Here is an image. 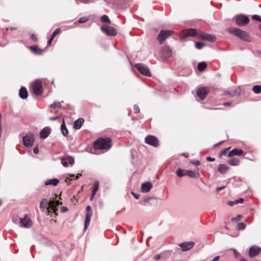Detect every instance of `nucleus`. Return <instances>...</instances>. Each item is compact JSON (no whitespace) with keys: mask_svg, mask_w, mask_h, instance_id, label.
<instances>
[{"mask_svg":"<svg viewBox=\"0 0 261 261\" xmlns=\"http://www.w3.org/2000/svg\"><path fill=\"white\" fill-rule=\"evenodd\" d=\"M228 31L229 33L233 34L243 41L248 42H250L252 41L251 36L247 32L234 28H228Z\"/></svg>","mask_w":261,"mask_h":261,"instance_id":"f257e3e1","label":"nucleus"},{"mask_svg":"<svg viewBox=\"0 0 261 261\" xmlns=\"http://www.w3.org/2000/svg\"><path fill=\"white\" fill-rule=\"evenodd\" d=\"M95 149H109L111 147V140L110 138H99L96 140L93 144Z\"/></svg>","mask_w":261,"mask_h":261,"instance_id":"f03ea898","label":"nucleus"},{"mask_svg":"<svg viewBox=\"0 0 261 261\" xmlns=\"http://www.w3.org/2000/svg\"><path fill=\"white\" fill-rule=\"evenodd\" d=\"M236 24L239 26H243L249 22V18L247 15L240 14L234 17Z\"/></svg>","mask_w":261,"mask_h":261,"instance_id":"7ed1b4c3","label":"nucleus"},{"mask_svg":"<svg viewBox=\"0 0 261 261\" xmlns=\"http://www.w3.org/2000/svg\"><path fill=\"white\" fill-rule=\"evenodd\" d=\"M173 33L171 30H162L158 36V40L160 44H162L164 41Z\"/></svg>","mask_w":261,"mask_h":261,"instance_id":"20e7f679","label":"nucleus"},{"mask_svg":"<svg viewBox=\"0 0 261 261\" xmlns=\"http://www.w3.org/2000/svg\"><path fill=\"white\" fill-rule=\"evenodd\" d=\"M135 67L141 74L147 76H151L149 69L146 65L142 63H138L135 65Z\"/></svg>","mask_w":261,"mask_h":261,"instance_id":"39448f33","label":"nucleus"},{"mask_svg":"<svg viewBox=\"0 0 261 261\" xmlns=\"http://www.w3.org/2000/svg\"><path fill=\"white\" fill-rule=\"evenodd\" d=\"M145 142L146 144L154 147H157L159 146V142L158 138L152 135L147 136L145 139Z\"/></svg>","mask_w":261,"mask_h":261,"instance_id":"423d86ee","label":"nucleus"},{"mask_svg":"<svg viewBox=\"0 0 261 261\" xmlns=\"http://www.w3.org/2000/svg\"><path fill=\"white\" fill-rule=\"evenodd\" d=\"M34 140V136L32 134L26 135L22 139L24 145L28 147H30L33 145Z\"/></svg>","mask_w":261,"mask_h":261,"instance_id":"0eeeda50","label":"nucleus"},{"mask_svg":"<svg viewBox=\"0 0 261 261\" xmlns=\"http://www.w3.org/2000/svg\"><path fill=\"white\" fill-rule=\"evenodd\" d=\"M32 86V89L36 95H40L42 94V83L40 81L36 80Z\"/></svg>","mask_w":261,"mask_h":261,"instance_id":"6e6552de","label":"nucleus"},{"mask_svg":"<svg viewBox=\"0 0 261 261\" xmlns=\"http://www.w3.org/2000/svg\"><path fill=\"white\" fill-rule=\"evenodd\" d=\"M101 30L109 36H114L117 34L116 30L111 26L102 25L101 27Z\"/></svg>","mask_w":261,"mask_h":261,"instance_id":"1a4fd4ad","label":"nucleus"},{"mask_svg":"<svg viewBox=\"0 0 261 261\" xmlns=\"http://www.w3.org/2000/svg\"><path fill=\"white\" fill-rule=\"evenodd\" d=\"M19 225L21 227L29 228L32 226V221L29 217L25 216L24 218L20 219Z\"/></svg>","mask_w":261,"mask_h":261,"instance_id":"9d476101","label":"nucleus"},{"mask_svg":"<svg viewBox=\"0 0 261 261\" xmlns=\"http://www.w3.org/2000/svg\"><path fill=\"white\" fill-rule=\"evenodd\" d=\"M61 163L64 167H67L68 165H73L74 163L73 158L71 156H65L61 158Z\"/></svg>","mask_w":261,"mask_h":261,"instance_id":"9b49d317","label":"nucleus"},{"mask_svg":"<svg viewBox=\"0 0 261 261\" xmlns=\"http://www.w3.org/2000/svg\"><path fill=\"white\" fill-rule=\"evenodd\" d=\"M198 35H199L197 33L196 30L194 29H188L182 32L181 39H182L183 37H186L187 36H196L198 37Z\"/></svg>","mask_w":261,"mask_h":261,"instance_id":"f8f14e48","label":"nucleus"},{"mask_svg":"<svg viewBox=\"0 0 261 261\" xmlns=\"http://www.w3.org/2000/svg\"><path fill=\"white\" fill-rule=\"evenodd\" d=\"M208 93V89L205 87H201L198 89L197 91V96L201 99L203 100L205 98L206 95Z\"/></svg>","mask_w":261,"mask_h":261,"instance_id":"ddd939ff","label":"nucleus"},{"mask_svg":"<svg viewBox=\"0 0 261 261\" xmlns=\"http://www.w3.org/2000/svg\"><path fill=\"white\" fill-rule=\"evenodd\" d=\"M261 251V249L256 246H252L249 251V255L250 257H254L259 253Z\"/></svg>","mask_w":261,"mask_h":261,"instance_id":"4468645a","label":"nucleus"},{"mask_svg":"<svg viewBox=\"0 0 261 261\" xmlns=\"http://www.w3.org/2000/svg\"><path fill=\"white\" fill-rule=\"evenodd\" d=\"M161 53L162 55L165 58H169L172 55V50L168 46L163 47L162 48Z\"/></svg>","mask_w":261,"mask_h":261,"instance_id":"2eb2a0df","label":"nucleus"},{"mask_svg":"<svg viewBox=\"0 0 261 261\" xmlns=\"http://www.w3.org/2000/svg\"><path fill=\"white\" fill-rule=\"evenodd\" d=\"M198 38L199 39L207 40L211 42H214L216 40V37L215 36L208 34L199 35Z\"/></svg>","mask_w":261,"mask_h":261,"instance_id":"dca6fc26","label":"nucleus"},{"mask_svg":"<svg viewBox=\"0 0 261 261\" xmlns=\"http://www.w3.org/2000/svg\"><path fill=\"white\" fill-rule=\"evenodd\" d=\"M50 132V128L49 127H45L41 130L40 137L41 139H45L49 135Z\"/></svg>","mask_w":261,"mask_h":261,"instance_id":"f3484780","label":"nucleus"},{"mask_svg":"<svg viewBox=\"0 0 261 261\" xmlns=\"http://www.w3.org/2000/svg\"><path fill=\"white\" fill-rule=\"evenodd\" d=\"M194 243L193 242H184L180 244L182 251H187L192 248L194 246Z\"/></svg>","mask_w":261,"mask_h":261,"instance_id":"a211bd4d","label":"nucleus"},{"mask_svg":"<svg viewBox=\"0 0 261 261\" xmlns=\"http://www.w3.org/2000/svg\"><path fill=\"white\" fill-rule=\"evenodd\" d=\"M152 187V185L150 182L143 183L141 186V191L144 193L148 192Z\"/></svg>","mask_w":261,"mask_h":261,"instance_id":"6ab92c4d","label":"nucleus"},{"mask_svg":"<svg viewBox=\"0 0 261 261\" xmlns=\"http://www.w3.org/2000/svg\"><path fill=\"white\" fill-rule=\"evenodd\" d=\"M243 153V151L241 149H233L229 152L228 156L229 157H232L234 155H241Z\"/></svg>","mask_w":261,"mask_h":261,"instance_id":"aec40b11","label":"nucleus"},{"mask_svg":"<svg viewBox=\"0 0 261 261\" xmlns=\"http://www.w3.org/2000/svg\"><path fill=\"white\" fill-rule=\"evenodd\" d=\"M92 215V212H86L85 220V229L86 230L89 226Z\"/></svg>","mask_w":261,"mask_h":261,"instance_id":"412c9836","label":"nucleus"},{"mask_svg":"<svg viewBox=\"0 0 261 261\" xmlns=\"http://www.w3.org/2000/svg\"><path fill=\"white\" fill-rule=\"evenodd\" d=\"M84 122V119L82 118H80L75 120L73 123V127L75 129H79L81 128L83 123Z\"/></svg>","mask_w":261,"mask_h":261,"instance_id":"4be33fe9","label":"nucleus"},{"mask_svg":"<svg viewBox=\"0 0 261 261\" xmlns=\"http://www.w3.org/2000/svg\"><path fill=\"white\" fill-rule=\"evenodd\" d=\"M19 95L22 99H26L28 97V92L27 89L25 87H22L20 89L19 92Z\"/></svg>","mask_w":261,"mask_h":261,"instance_id":"5701e85b","label":"nucleus"},{"mask_svg":"<svg viewBox=\"0 0 261 261\" xmlns=\"http://www.w3.org/2000/svg\"><path fill=\"white\" fill-rule=\"evenodd\" d=\"M30 50L35 54L37 55H41L43 53V50L38 48L36 45L31 46L30 47Z\"/></svg>","mask_w":261,"mask_h":261,"instance_id":"b1692460","label":"nucleus"},{"mask_svg":"<svg viewBox=\"0 0 261 261\" xmlns=\"http://www.w3.org/2000/svg\"><path fill=\"white\" fill-rule=\"evenodd\" d=\"M186 174L191 178H198L200 176V174L198 172H194L192 170H186Z\"/></svg>","mask_w":261,"mask_h":261,"instance_id":"393cba45","label":"nucleus"},{"mask_svg":"<svg viewBox=\"0 0 261 261\" xmlns=\"http://www.w3.org/2000/svg\"><path fill=\"white\" fill-rule=\"evenodd\" d=\"M49 207L54 211H56V206L61 204L58 200H51L48 202Z\"/></svg>","mask_w":261,"mask_h":261,"instance_id":"a878e982","label":"nucleus"},{"mask_svg":"<svg viewBox=\"0 0 261 261\" xmlns=\"http://www.w3.org/2000/svg\"><path fill=\"white\" fill-rule=\"evenodd\" d=\"M228 169L229 167L224 164H220L218 168L219 172L221 174L225 173Z\"/></svg>","mask_w":261,"mask_h":261,"instance_id":"bb28decb","label":"nucleus"},{"mask_svg":"<svg viewBox=\"0 0 261 261\" xmlns=\"http://www.w3.org/2000/svg\"><path fill=\"white\" fill-rule=\"evenodd\" d=\"M59 181L57 178H53L46 180L45 182V185H53L56 186L59 184Z\"/></svg>","mask_w":261,"mask_h":261,"instance_id":"cd10ccee","label":"nucleus"},{"mask_svg":"<svg viewBox=\"0 0 261 261\" xmlns=\"http://www.w3.org/2000/svg\"><path fill=\"white\" fill-rule=\"evenodd\" d=\"M48 202V200L46 198H44L42 199L40 203V207L41 210L44 212L45 211L46 206Z\"/></svg>","mask_w":261,"mask_h":261,"instance_id":"c85d7f7f","label":"nucleus"},{"mask_svg":"<svg viewBox=\"0 0 261 261\" xmlns=\"http://www.w3.org/2000/svg\"><path fill=\"white\" fill-rule=\"evenodd\" d=\"M61 130L62 133V135L64 136H66L68 134V130L65 125V123L64 122V120H63V123L61 124Z\"/></svg>","mask_w":261,"mask_h":261,"instance_id":"c756f323","label":"nucleus"},{"mask_svg":"<svg viewBox=\"0 0 261 261\" xmlns=\"http://www.w3.org/2000/svg\"><path fill=\"white\" fill-rule=\"evenodd\" d=\"M228 163L231 166H237L239 164L240 161L236 158H232L228 161Z\"/></svg>","mask_w":261,"mask_h":261,"instance_id":"7c9ffc66","label":"nucleus"},{"mask_svg":"<svg viewBox=\"0 0 261 261\" xmlns=\"http://www.w3.org/2000/svg\"><path fill=\"white\" fill-rule=\"evenodd\" d=\"M252 91L256 94H258L261 92V86L255 85L252 88Z\"/></svg>","mask_w":261,"mask_h":261,"instance_id":"2f4dec72","label":"nucleus"},{"mask_svg":"<svg viewBox=\"0 0 261 261\" xmlns=\"http://www.w3.org/2000/svg\"><path fill=\"white\" fill-rule=\"evenodd\" d=\"M206 67V64L204 62H200L198 65V69L199 71H203Z\"/></svg>","mask_w":261,"mask_h":261,"instance_id":"473e14b6","label":"nucleus"},{"mask_svg":"<svg viewBox=\"0 0 261 261\" xmlns=\"http://www.w3.org/2000/svg\"><path fill=\"white\" fill-rule=\"evenodd\" d=\"M101 21L104 23H108L110 24L111 23V21L109 18L108 16L106 15H103L101 17Z\"/></svg>","mask_w":261,"mask_h":261,"instance_id":"72a5a7b5","label":"nucleus"},{"mask_svg":"<svg viewBox=\"0 0 261 261\" xmlns=\"http://www.w3.org/2000/svg\"><path fill=\"white\" fill-rule=\"evenodd\" d=\"M99 187V182L98 181H96L93 184V188L92 190V193L94 194H95L97 192Z\"/></svg>","mask_w":261,"mask_h":261,"instance_id":"f704fd0d","label":"nucleus"},{"mask_svg":"<svg viewBox=\"0 0 261 261\" xmlns=\"http://www.w3.org/2000/svg\"><path fill=\"white\" fill-rule=\"evenodd\" d=\"M50 107L55 109L56 108H61L62 105L59 102L55 101L53 103L50 105Z\"/></svg>","mask_w":261,"mask_h":261,"instance_id":"c9c22d12","label":"nucleus"},{"mask_svg":"<svg viewBox=\"0 0 261 261\" xmlns=\"http://www.w3.org/2000/svg\"><path fill=\"white\" fill-rule=\"evenodd\" d=\"M195 46L197 49H200L205 46V44L200 42H195Z\"/></svg>","mask_w":261,"mask_h":261,"instance_id":"e433bc0d","label":"nucleus"},{"mask_svg":"<svg viewBox=\"0 0 261 261\" xmlns=\"http://www.w3.org/2000/svg\"><path fill=\"white\" fill-rule=\"evenodd\" d=\"M176 174H177V176L180 177H182L184 175H186V172L184 173V170H182L180 168H178V169H177V170H176Z\"/></svg>","mask_w":261,"mask_h":261,"instance_id":"4c0bfd02","label":"nucleus"},{"mask_svg":"<svg viewBox=\"0 0 261 261\" xmlns=\"http://www.w3.org/2000/svg\"><path fill=\"white\" fill-rule=\"evenodd\" d=\"M246 228V225L244 223H239L237 226V229L239 230H244Z\"/></svg>","mask_w":261,"mask_h":261,"instance_id":"58836bf2","label":"nucleus"},{"mask_svg":"<svg viewBox=\"0 0 261 261\" xmlns=\"http://www.w3.org/2000/svg\"><path fill=\"white\" fill-rule=\"evenodd\" d=\"M61 32V29H57L51 34V37H52L53 38H55V37L59 33H60Z\"/></svg>","mask_w":261,"mask_h":261,"instance_id":"ea45409f","label":"nucleus"},{"mask_svg":"<svg viewBox=\"0 0 261 261\" xmlns=\"http://www.w3.org/2000/svg\"><path fill=\"white\" fill-rule=\"evenodd\" d=\"M230 149V147H228L227 148H225L222 150H221L220 152V155L222 156L223 155H225L227 152Z\"/></svg>","mask_w":261,"mask_h":261,"instance_id":"a19ab883","label":"nucleus"},{"mask_svg":"<svg viewBox=\"0 0 261 261\" xmlns=\"http://www.w3.org/2000/svg\"><path fill=\"white\" fill-rule=\"evenodd\" d=\"M88 20L87 17H82L79 19V22L80 23H84Z\"/></svg>","mask_w":261,"mask_h":261,"instance_id":"79ce46f5","label":"nucleus"},{"mask_svg":"<svg viewBox=\"0 0 261 261\" xmlns=\"http://www.w3.org/2000/svg\"><path fill=\"white\" fill-rule=\"evenodd\" d=\"M252 18L254 20H257L259 22H261V16L258 15H252Z\"/></svg>","mask_w":261,"mask_h":261,"instance_id":"37998d69","label":"nucleus"},{"mask_svg":"<svg viewBox=\"0 0 261 261\" xmlns=\"http://www.w3.org/2000/svg\"><path fill=\"white\" fill-rule=\"evenodd\" d=\"M75 175L74 174H69V177H67L65 179V182H70L71 180H72V178L71 177H74Z\"/></svg>","mask_w":261,"mask_h":261,"instance_id":"c03bdc74","label":"nucleus"},{"mask_svg":"<svg viewBox=\"0 0 261 261\" xmlns=\"http://www.w3.org/2000/svg\"><path fill=\"white\" fill-rule=\"evenodd\" d=\"M154 199V197H146L144 199V201L146 203L149 202L152 199Z\"/></svg>","mask_w":261,"mask_h":261,"instance_id":"a18cd8bd","label":"nucleus"},{"mask_svg":"<svg viewBox=\"0 0 261 261\" xmlns=\"http://www.w3.org/2000/svg\"><path fill=\"white\" fill-rule=\"evenodd\" d=\"M140 111V109L139 107L137 105H135L134 107V112L135 113H138Z\"/></svg>","mask_w":261,"mask_h":261,"instance_id":"49530a36","label":"nucleus"},{"mask_svg":"<svg viewBox=\"0 0 261 261\" xmlns=\"http://www.w3.org/2000/svg\"><path fill=\"white\" fill-rule=\"evenodd\" d=\"M242 217V216L241 215H238L236 218H232V221H239L240 220L241 218Z\"/></svg>","mask_w":261,"mask_h":261,"instance_id":"de8ad7c7","label":"nucleus"},{"mask_svg":"<svg viewBox=\"0 0 261 261\" xmlns=\"http://www.w3.org/2000/svg\"><path fill=\"white\" fill-rule=\"evenodd\" d=\"M243 201H244V199L242 198H240L238 199L234 200V203H235V204H237L243 202Z\"/></svg>","mask_w":261,"mask_h":261,"instance_id":"09e8293b","label":"nucleus"},{"mask_svg":"<svg viewBox=\"0 0 261 261\" xmlns=\"http://www.w3.org/2000/svg\"><path fill=\"white\" fill-rule=\"evenodd\" d=\"M191 163L196 166L199 165L200 164V162L198 160H193L192 161Z\"/></svg>","mask_w":261,"mask_h":261,"instance_id":"8fccbe9b","label":"nucleus"},{"mask_svg":"<svg viewBox=\"0 0 261 261\" xmlns=\"http://www.w3.org/2000/svg\"><path fill=\"white\" fill-rule=\"evenodd\" d=\"M206 161L209 162H214L215 160V158H212L211 156H207L206 158Z\"/></svg>","mask_w":261,"mask_h":261,"instance_id":"3c124183","label":"nucleus"},{"mask_svg":"<svg viewBox=\"0 0 261 261\" xmlns=\"http://www.w3.org/2000/svg\"><path fill=\"white\" fill-rule=\"evenodd\" d=\"M68 211V208L65 206H62L61 208V211L62 213H65Z\"/></svg>","mask_w":261,"mask_h":261,"instance_id":"603ef678","label":"nucleus"},{"mask_svg":"<svg viewBox=\"0 0 261 261\" xmlns=\"http://www.w3.org/2000/svg\"><path fill=\"white\" fill-rule=\"evenodd\" d=\"M31 39H32L33 41H37V37H36V35H34V34H32V35H31Z\"/></svg>","mask_w":261,"mask_h":261,"instance_id":"864d4df0","label":"nucleus"},{"mask_svg":"<svg viewBox=\"0 0 261 261\" xmlns=\"http://www.w3.org/2000/svg\"><path fill=\"white\" fill-rule=\"evenodd\" d=\"M225 188V186H222V187H218L216 189V191H217V192H220V191H221V190H223Z\"/></svg>","mask_w":261,"mask_h":261,"instance_id":"5fc2aeb1","label":"nucleus"},{"mask_svg":"<svg viewBox=\"0 0 261 261\" xmlns=\"http://www.w3.org/2000/svg\"><path fill=\"white\" fill-rule=\"evenodd\" d=\"M160 258H161V255L160 254H156L153 257V258L155 260H159Z\"/></svg>","mask_w":261,"mask_h":261,"instance_id":"6e6d98bb","label":"nucleus"},{"mask_svg":"<svg viewBox=\"0 0 261 261\" xmlns=\"http://www.w3.org/2000/svg\"><path fill=\"white\" fill-rule=\"evenodd\" d=\"M234 255L236 257H238L239 255V252L236 249L233 250Z\"/></svg>","mask_w":261,"mask_h":261,"instance_id":"4d7b16f0","label":"nucleus"},{"mask_svg":"<svg viewBox=\"0 0 261 261\" xmlns=\"http://www.w3.org/2000/svg\"><path fill=\"white\" fill-rule=\"evenodd\" d=\"M33 152L35 154H38L39 152V149L37 147L34 148Z\"/></svg>","mask_w":261,"mask_h":261,"instance_id":"13d9d810","label":"nucleus"},{"mask_svg":"<svg viewBox=\"0 0 261 261\" xmlns=\"http://www.w3.org/2000/svg\"><path fill=\"white\" fill-rule=\"evenodd\" d=\"M132 193L134 195V197L136 199H138L139 198V194H136V193H135L133 192H132Z\"/></svg>","mask_w":261,"mask_h":261,"instance_id":"bf43d9fd","label":"nucleus"},{"mask_svg":"<svg viewBox=\"0 0 261 261\" xmlns=\"http://www.w3.org/2000/svg\"><path fill=\"white\" fill-rule=\"evenodd\" d=\"M53 39H54V38H53L52 37H50V38H49V39L48 41V43H48V45L51 44Z\"/></svg>","mask_w":261,"mask_h":261,"instance_id":"052dcab7","label":"nucleus"},{"mask_svg":"<svg viewBox=\"0 0 261 261\" xmlns=\"http://www.w3.org/2000/svg\"><path fill=\"white\" fill-rule=\"evenodd\" d=\"M234 204H235L234 201H230L228 202V205H229L230 206H232Z\"/></svg>","mask_w":261,"mask_h":261,"instance_id":"680f3d73","label":"nucleus"},{"mask_svg":"<svg viewBox=\"0 0 261 261\" xmlns=\"http://www.w3.org/2000/svg\"><path fill=\"white\" fill-rule=\"evenodd\" d=\"M86 212H92L91 208L90 205H88L86 207Z\"/></svg>","mask_w":261,"mask_h":261,"instance_id":"e2e57ef3","label":"nucleus"},{"mask_svg":"<svg viewBox=\"0 0 261 261\" xmlns=\"http://www.w3.org/2000/svg\"><path fill=\"white\" fill-rule=\"evenodd\" d=\"M225 95H228V96H230V97H232V96H233V94H230V92H228V91H226V92H225Z\"/></svg>","mask_w":261,"mask_h":261,"instance_id":"0e129e2a","label":"nucleus"},{"mask_svg":"<svg viewBox=\"0 0 261 261\" xmlns=\"http://www.w3.org/2000/svg\"><path fill=\"white\" fill-rule=\"evenodd\" d=\"M219 258V256L215 257L211 261H218Z\"/></svg>","mask_w":261,"mask_h":261,"instance_id":"69168bd1","label":"nucleus"},{"mask_svg":"<svg viewBox=\"0 0 261 261\" xmlns=\"http://www.w3.org/2000/svg\"><path fill=\"white\" fill-rule=\"evenodd\" d=\"M58 119V117H57V116L50 117V118H49V119L51 120H56Z\"/></svg>","mask_w":261,"mask_h":261,"instance_id":"338daca9","label":"nucleus"},{"mask_svg":"<svg viewBox=\"0 0 261 261\" xmlns=\"http://www.w3.org/2000/svg\"><path fill=\"white\" fill-rule=\"evenodd\" d=\"M94 195L95 194H94L92 192V195H91L90 198V200L91 201H92L93 199Z\"/></svg>","mask_w":261,"mask_h":261,"instance_id":"774afa93","label":"nucleus"}]
</instances>
